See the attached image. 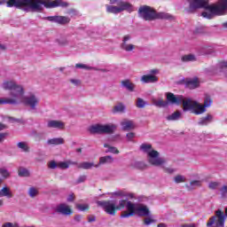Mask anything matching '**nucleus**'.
<instances>
[{
  "label": "nucleus",
  "instance_id": "obj_57",
  "mask_svg": "<svg viewBox=\"0 0 227 227\" xmlns=\"http://www.w3.org/2000/svg\"><path fill=\"white\" fill-rule=\"evenodd\" d=\"M0 51H6V44L0 43Z\"/></svg>",
  "mask_w": 227,
  "mask_h": 227
},
{
  "label": "nucleus",
  "instance_id": "obj_55",
  "mask_svg": "<svg viewBox=\"0 0 227 227\" xmlns=\"http://www.w3.org/2000/svg\"><path fill=\"white\" fill-rule=\"evenodd\" d=\"M4 137H6V133H0V143L4 141Z\"/></svg>",
  "mask_w": 227,
  "mask_h": 227
},
{
  "label": "nucleus",
  "instance_id": "obj_59",
  "mask_svg": "<svg viewBox=\"0 0 227 227\" xmlns=\"http://www.w3.org/2000/svg\"><path fill=\"white\" fill-rule=\"evenodd\" d=\"M4 129H6V125L0 124V130H4Z\"/></svg>",
  "mask_w": 227,
  "mask_h": 227
},
{
  "label": "nucleus",
  "instance_id": "obj_29",
  "mask_svg": "<svg viewBox=\"0 0 227 227\" xmlns=\"http://www.w3.org/2000/svg\"><path fill=\"white\" fill-rule=\"evenodd\" d=\"M104 147L107 148V150L106 151V153H114V155H118V153H120V151L118 150V148L114 146H111L108 144H105Z\"/></svg>",
  "mask_w": 227,
  "mask_h": 227
},
{
  "label": "nucleus",
  "instance_id": "obj_23",
  "mask_svg": "<svg viewBox=\"0 0 227 227\" xmlns=\"http://www.w3.org/2000/svg\"><path fill=\"white\" fill-rule=\"evenodd\" d=\"M56 43L59 45V47H67L70 43V37H59L56 39Z\"/></svg>",
  "mask_w": 227,
  "mask_h": 227
},
{
  "label": "nucleus",
  "instance_id": "obj_60",
  "mask_svg": "<svg viewBox=\"0 0 227 227\" xmlns=\"http://www.w3.org/2000/svg\"><path fill=\"white\" fill-rule=\"evenodd\" d=\"M68 13H73L74 15H76L77 14V11L70 10Z\"/></svg>",
  "mask_w": 227,
  "mask_h": 227
},
{
  "label": "nucleus",
  "instance_id": "obj_53",
  "mask_svg": "<svg viewBox=\"0 0 227 227\" xmlns=\"http://www.w3.org/2000/svg\"><path fill=\"white\" fill-rule=\"evenodd\" d=\"M86 176H80L77 179V184H82V182H86Z\"/></svg>",
  "mask_w": 227,
  "mask_h": 227
},
{
  "label": "nucleus",
  "instance_id": "obj_45",
  "mask_svg": "<svg viewBox=\"0 0 227 227\" xmlns=\"http://www.w3.org/2000/svg\"><path fill=\"white\" fill-rule=\"evenodd\" d=\"M69 82L73 84V86H81V80L77 78H70Z\"/></svg>",
  "mask_w": 227,
  "mask_h": 227
},
{
  "label": "nucleus",
  "instance_id": "obj_14",
  "mask_svg": "<svg viewBox=\"0 0 227 227\" xmlns=\"http://www.w3.org/2000/svg\"><path fill=\"white\" fill-rule=\"evenodd\" d=\"M50 22H55L60 26H66V24H70V18L68 16H50L46 18Z\"/></svg>",
  "mask_w": 227,
  "mask_h": 227
},
{
  "label": "nucleus",
  "instance_id": "obj_48",
  "mask_svg": "<svg viewBox=\"0 0 227 227\" xmlns=\"http://www.w3.org/2000/svg\"><path fill=\"white\" fill-rule=\"evenodd\" d=\"M48 167L50 169H56V168H58V163H56L54 160H51L48 163Z\"/></svg>",
  "mask_w": 227,
  "mask_h": 227
},
{
  "label": "nucleus",
  "instance_id": "obj_31",
  "mask_svg": "<svg viewBox=\"0 0 227 227\" xmlns=\"http://www.w3.org/2000/svg\"><path fill=\"white\" fill-rule=\"evenodd\" d=\"M212 120H214V117L211 114H207L199 121V125H208Z\"/></svg>",
  "mask_w": 227,
  "mask_h": 227
},
{
  "label": "nucleus",
  "instance_id": "obj_12",
  "mask_svg": "<svg viewBox=\"0 0 227 227\" xmlns=\"http://www.w3.org/2000/svg\"><path fill=\"white\" fill-rule=\"evenodd\" d=\"M160 71L157 68H153L149 70V74H144L140 78V82H143V84H150L154 82H159V75Z\"/></svg>",
  "mask_w": 227,
  "mask_h": 227
},
{
  "label": "nucleus",
  "instance_id": "obj_9",
  "mask_svg": "<svg viewBox=\"0 0 227 227\" xmlns=\"http://www.w3.org/2000/svg\"><path fill=\"white\" fill-rule=\"evenodd\" d=\"M38 104H40V98H38L35 94L27 96L26 89H23L21 94L19 95L12 106H27L30 109L35 110L38 106Z\"/></svg>",
  "mask_w": 227,
  "mask_h": 227
},
{
  "label": "nucleus",
  "instance_id": "obj_52",
  "mask_svg": "<svg viewBox=\"0 0 227 227\" xmlns=\"http://www.w3.org/2000/svg\"><path fill=\"white\" fill-rule=\"evenodd\" d=\"M74 200L75 195L74 193H70L67 198V201H68V203H72V201H74Z\"/></svg>",
  "mask_w": 227,
  "mask_h": 227
},
{
  "label": "nucleus",
  "instance_id": "obj_19",
  "mask_svg": "<svg viewBox=\"0 0 227 227\" xmlns=\"http://www.w3.org/2000/svg\"><path fill=\"white\" fill-rule=\"evenodd\" d=\"M79 169H91L92 168H99V165L95 164L94 162L82 161L77 165Z\"/></svg>",
  "mask_w": 227,
  "mask_h": 227
},
{
  "label": "nucleus",
  "instance_id": "obj_24",
  "mask_svg": "<svg viewBox=\"0 0 227 227\" xmlns=\"http://www.w3.org/2000/svg\"><path fill=\"white\" fill-rule=\"evenodd\" d=\"M90 134H102V124H93L89 128Z\"/></svg>",
  "mask_w": 227,
  "mask_h": 227
},
{
  "label": "nucleus",
  "instance_id": "obj_26",
  "mask_svg": "<svg viewBox=\"0 0 227 227\" xmlns=\"http://www.w3.org/2000/svg\"><path fill=\"white\" fill-rule=\"evenodd\" d=\"M153 106H156V107H167L168 104H170L169 101H164L162 98H153L152 99Z\"/></svg>",
  "mask_w": 227,
  "mask_h": 227
},
{
  "label": "nucleus",
  "instance_id": "obj_2",
  "mask_svg": "<svg viewBox=\"0 0 227 227\" xmlns=\"http://www.w3.org/2000/svg\"><path fill=\"white\" fill-rule=\"evenodd\" d=\"M7 8H22L27 12H43L44 8H68L69 4L63 0H9Z\"/></svg>",
  "mask_w": 227,
  "mask_h": 227
},
{
  "label": "nucleus",
  "instance_id": "obj_18",
  "mask_svg": "<svg viewBox=\"0 0 227 227\" xmlns=\"http://www.w3.org/2000/svg\"><path fill=\"white\" fill-rule=\"evenodd\" d=\"M48 127L50 129H58L59 130H63L65 129V122L62 121H48Z\"/></svg>",
  "mask_w": 227,
  "mask_h": 227
},
{
  "label": "nucleus",
  "instance_id": "obj_41",
  "mask_svg": "<svg viewBox=\"0 0 227 227\" xmlns=\"http://www.w3.org/2000/svg\"><path fill=\"white\" fill-rule=\"evenodd\" d=\"M0 175L3 176V178H10L11 173L5 168H0Z\"/></svg>",
  "mask_w": 227,
  "mask_h": 227
},
{
  "label": "nucleus",
  "instance_id": "obj_50",
  "mask_svg": "<svg viewBox=\"0 0 227 227\" xmlns=\"http://www.w3.org/2000/svg\"><path fill=\"white\" fill-rule=\"evenodd\" d=\"M126 137H127L128 141H132L134 139V137H136V133L129 132L126 135Z\"/></svg>",
  "mask_w": 227,
  "mask_h": 227
},
{
  "label": "nucleus",
  "instance_id": "obj_5",
  "mask_svg": "<svg viewBox=\"0 0 227 227\" xmlns=\"http://www.w3.org/2000/svg\"><path fill=\"white\" fill-rule=\"evenodd\" d=\"M2 90H5V91H11L9 98H0V105L9 104L13 106L15 100H17L18 97L24 90V86L17 83V82L13 80H6L1 85Z\"/></svg>",
  "mask_w": 227,
  "mask_h": 227
},
{
  "label": "nucleus",
  "instance_id": "obj_49",
  "mask_svg": "<svg viewBox=\"0 0 227 227\" xmlns=\"http://www.w3.org/2000/svg\"><path fill=\"white\" fill-rule=\"evenodd\" d=\"M163 171L165 172V173H168V175H172V173H174L175 172V168H169V167H163Z\"/></svg>",
  "mask_w": 227,
  "mask_h": 227
},
{
  "label": "nucleus",
  "instance_id": "obj_56",
  "mask_svg": "<svg viewBox=\"0 0 227 227\" xmlns=\"http://www.w3.org/2000/svg\"><path fill=\"white\" fill-rule=\"evenodd\" d=\"M181 227H196L194 223H184Z\"/></svg>",
  "mask_w": 227,
  "mask_h": 227
},
{
  "label": "nucleus",
  "instance_id": "obj_30",
  "mask_svg": "<svg viewBox=\"0 0 227 227\" xmlns=\"http://www.w3.org/2000/svg\"><path fill=\"white\" fill-rule=\"evenodd\" d=\"M17 146L20 152H24L25 153H29V145L26 142H19Z\"/></svg>",
  "mask_w": 227,
  "mask_h": 227
},
{
  "label": "nucleus",
  "instance_id": "obj_37",
  "mask_svg": "<svg viewBox=\"0 0 227 227\" xmlns=\"http://www.w3.org/2000/svg\"><path fill=\"white\" fill-rule=\"evenodd\" d=\"M2 227H20V226L17 223L6 222L2 225ZM21 227H35V225H31V226L23 225Z\"/></svg>",
  "mask_w": 227,
  "mask_h": 227
},
{
  "label": "nucleus",
  "instance_id": "obj_17",
  "mask_svg": "<svg viewBox=\"0 0 227 227\" xmlns=\"http://www.w3.org/2000/svg\"><path fill=\"white\" fill-rule=\"evenodd\" d=\"M116 130V125L113 123L101 124L102 134H113Z\"/></svg>",
  "mask_w": 227,
  "mask_h": 227
},
{
  "label": "nucleus",
  "instance_id": "obj_40",
  "mask_svg": "<svg viewBox=\"0 0 227 227\" xmlns=\"http://www.w3.org/2000/svg\"><path fill=\"white\" fill-rule=\"evenodd\" d=\"M182 61H196V56H194L193 54L184 55L182 57Z\"/></svg>",
  "mask_w": 227,
  "mask_h": 227
},
{
  "label": "nucleus",
  "instance_id": "obj_32",
  "mask_svg": "<svg viewBox=\"0 0 227 227\" xmlns=\"http://www.w3.org/2000/svg\"><path fill=\"white\" fill-rule=\"evenodd\" d=\"M27 194H28L29 198H36V196H38V194H39L38 188H36L35 186L29 187Z\"/></svg>",
  "mask_w": 227,
  "mask_h": 227
},
{
  "label": "nucleus",
  "instance_id": "obj_54",
  "mask_svg": "<svg viewBox=\"0 0 227 227\" xmlns=\"http://www.w3.org/2000/svg\"><path fill=\"white\" fill-rule=\"evenodd\" d=\"M89 223H95L97 221V218L94 215H90L88 217Z\"/></svg>",
  "mask_w": 227,
  "mask_h": 227
},
{
  "label": "nucleus",
  "instance_id": "obj_4",
  "mask_svg": "<svg viewBox=\"0 0 227 227\" xmlns=\"http://www.w3.org/2000/svg\"><path fill=\"white\" fill-rule=\"evenodd\" d=\"M167 100L168 102L175 106H180V104H182L184 113H192V114L197 115L207 113V109H205L203 104L194 99L184 98L182 95L176 96L171 92H168Z\"/></svg>",
  "mask_w": 227,
  "mask_h": 227
},
{
  "label": "nucleus",
  "instance_id": "obj_3",
  "mask_svg": "<svg viewBox=\"0 0 227 227\" xmlns=\"http://www.w3.org/2000/svg\"><path fill=\"white\" fill-rule=\"evenodd\" d=\"M190 4V10L192 12L200 8H204L201 12L203 19L209 20L214 17H221L227 13V0H218L215 4H208V0H187Z\"/></svg>",
  "mask_w": 227,
  "mask_h": 227
},
{
  "label": "nucleus",
  "instance_id": "obj_1",
  "mask_svg": "<svg viewBox=\"0 0 227 227\" xmlns=\"http://www.w3.org/2000/svg\"><path fill=\"white\" fill-rule=\"evenodd\" d=\"M108 196L110 198H118L119 200H98V207H101L103 210L109 214V215H114L117 210H122L126 207L127 211H125L121 217H132V215H139V217H146L152 213L150 207L143 203H134L128 200L125 198H134L133 193H129L122 190H118L114 192H109Z\"/></svg>",
  "mask_w": 227,
  "mask_h": 227
},
{
  "label": "nucleus",
  "instance_id": "obj_51",
  "mask_svg": "<svg viewBox=\"0 0 227 227\" xmlns=\"http://www.w3.org/2000/svg\"><path fill=\"white\" fill-rule=\"evenodd\" d=\"M209 189H217L219 187V183L217 182H212L208 184Z\"/></svg>",
  "mask_w": 227,
  "mask_h": 227
},
{
  "label": "nucleus",
  "instance_id": "obj_46",
  "mask_svg": "<svg viewBox=\"0 0 227 227\" xmlns=\"http://www.w3.org/2000/svg\"><path fill=\"white\" fill-rule=\"evenodd\" d=\"M220 194L223 198H227V185H223L220 188Z\"/></svg>",
  "mask_w": 227,
  "mask_h": 227
},
{
  "label": "nucleus",
  "instance_id": "obj_64",
  "mask_svg": "<svg viewBox=\"0 0 227 227\" xmlns=\"http://www.w3.org/2000/svg\"><path fill=\"white\" fill-rule=\"evenodd\" d=\"M2 184H3V179L0 178V187H1Z\"/></svg>",
  "mask_w": 227,
  "mask_h": 227
},
{
  "label": "nucleus",
  "instance_id": "obj_7",
  "mask_svg": "<svg viewBox=\"0 0 227 227\" xmlns=\"http://www.w3.org/2000/svg\"><path fill=\"white\" fill-rule=\"evenodd\" d=\"M140 150L146 154L147 162L151 164V166H155L160 168L166 164V160L160 157V153L155 151V149L152 148V145L150 144H142L140 145Z\"/></svg>",
  "mask_w": 227,
  "mask_h": 227
},
{
  "label": "nucleus",
  "instance_id": "obj_21",
  "mask_svg": "<svg viewBox=\"0 0 227 227\" xmlns=\"http://www.w3.org/2000/svg\"><path fill=\"white\" fill-rule=\"evenodd\" d=\"M126 109H127V106H125V104L118 103L112 108V113L113 114H118V113L123 114L125 113Z\"/></svg>",
  "mask_w": 227,
  "mask_h": 227
},
{
  "label": "nucleus",
  "instance_id": "obj_43",
  "mask_svg": "<svg viewBox=\"0 0 227 227\" xmlns=\"http://www.w3.org/2000/svg\"><path fill=\"white\" fill-rule=\"evenodd\" d=\"M218 72H227V61L221 62L218 65Z\"/></svg>",
  "mask_w": 227,
  "mask_h": 227
},
{
  "label": "nucleus",
  "instance_id": "obj_8",
  "mask_svg": "<svg viewBox=\"0 0 227 227\" xmlns=\"http://www.w3.org/2000/svg\"><path fill=\"white\" fill-rule=\"evenodd\" d=\"M110 4H117V5H109L106 4V12L107 13H114V15H118V13H121L123 12H128V13H132V12H136V7L129 2H125L123 0H109Z\"/></svg>",
  "mask_w": 227,
  "mask_h": 227
},
{
  "label": "nucleus",
  "instance_id": "obj_62",
  "mask_svg": "<svg viewBox=\"0 0 227 227\" xmlns=\"http://www.w3.org/2000/svg\"><path fill=\"white\" fill-rule=\"evenodd\" d=\"M223 27L227 28V21L223 24Z\"/></svg>",
  "mask_w": 227,
  "mask_h": 227
},
{
  "label": "nucleus",
  "instance_id": "obj_6",
  "mask_svg": "<svg viewBox=\"0 0 227 227\" xmlns=\"http://www.w3.org/2000/svg\"><path fill=\"white\" fill-rule=\"evenodd\" d=\"M138 15L144 20H157L160 19L162 20H174L175 17L168 12H157L153 8L142 5L138 9Z\"/></svg>",
  "mask_w": 227,
  "mask_h": 227
},
{
  "label": "nucleus",
  "instance_id": "obj_44",
  "mask_svg": "<svg viewBox=\"0 0 227 227\" xmlns=\"http://www.w3.org/2000/svg\"><path fill=\"white\" fill-rule=\"evenodd\" d=\"M75 68H82L83 70H94L95 69L86 64H76Z\"/></svg>",
  "mask_w": 227,
  "mask_h": 227
},
{
  "label": "nucleus",
  "instance_id": "obj_47",
  "mask_svg": "<svg viewBox=\"0 0 227 227\" xmlns=\"http://www.w3.org/2000/svg\"><path fill=\"white\" fill-rule=\"evenodd\" d=\"M191 187H200L201 185V181L200 180H192L190 182Z\"/></svg>",
  "mask_w": 227,
  "mask_h": 227
},
{
  "label": "nucleus",
  "instance_id": "obj_63",
  "mask_svg": "<svg viewBox=\"0 0 227 227\" xmlns=\"http://www.w3.org/2000/svg\"><path fill=\"white\" fill-rule=\"evenodd\" d=\"M3 205H4L3 200H0V207H3Z\"/></svg>",
  "mask_w": 227,
  "mask_h": 227
},
{
  "label": "nucleus",
  "instance_id": "obj_10",
  "mask_svg": "<svg viewBox=\"0 0 227 227\" xmlns=\"http://www.w3.org/2000/svg\"><path fill=\"white\" fill-rule=\"evenodd\" d=\"M224 212L221 209H217L215 212V215L211 216L207 223V227H224Z\"/></svg>",
  "mask_w": 227,
  "mask_h": 227
},
{
  "label": "nucleus",
  "instance_id": "obj_13",
  "mask_svg": "<svg viewBox=\"0 0 227 227\" xmlns=\"http://www.w3.org/2000/svg\"><path fill=\"white\" fill-rule=\"evenodd\" d=\"M55 212L57 214H60L61 215H72L74 214V210H72V207H70L67 203H60L55 207Z\"/></svg>",
  "mask_w": 227,
  "mask_h": 227
},
{
  "label": "nucleus",
  "instance_id": "obj_16",
  "mask_svg": "<svg viewBox=\"0 0 227 227\" xmlns=\"http://www.w3.org/2000/svg\"><path fill=\"white\" fill-rule=\"evenodd\" d=\"M0 198H7L8 200L13 198V192H12V188L8 185L2 187L0 190Z\"/></svg>",
  "mask_w": 227,
  "mask_h": 227
},
{
  "label": "nucleus",
  "instance_id": "obj_25",
  "mask_svg": "<svg viewBox=\"0 0 227 227\" xmlns=\"http://www.w3.org/2000/svg\"><path fill=\"white\" fill-rule=\"evenodd\" d=\"M121 86L128 90V91H134L136 90V84H134L130 80H124L121 82Z\"/></svg>",
  "mask_w": 227,
  "mask_h": 227
},
{
  "label": "nucleus",
  "instance_id": "obj_38",
  "mask_svg": "<svg viewBox=\"0 0 227 227\" xmlns=\"http://www.w3.org/2000/svg\"><path fill=\"white\" fill-rule=\"evenodd\" d=\"M212 98H210V96H205L204 104L202 105L204 106V109H207V107H210V106H212Z\"/></svg>",
  "mask_w": 227,
  "mask_h": 227
},
{
  "label": "nucleus",
  "instance_id": "obj_42",
  "mask_svg": "<svg viewBox=\"0 0 227 227\" xmlns=\"http://www.w3.org/2000/svg\"><path fill=\"white\" fill-rule=\"evenodd\" d=\"M174 182L176 184H184V182H185V177L182 175H177L174 177Z\"/></svg>",
  "mask_w": 227,
  "mask_h": 227
},
{
  "label": "nucleus",
  "instance_id": "obj_61",
  "mask_svg": "<svg viewBox=\"0 0 227 227\" xmlns=\"http://www.w3.org/2000/svg\"><path fill=\"white\" fill-rule=\"evenodd\" d=\"M224 217H227V207H225V214L223 213ZM226 222V219L224 220V223Z\"/></svg>",
  "mask_w": 227,
  "mask_h": 227
},
{
  "label": "nucleus",
  "instance_id": "obj_28",
  "mask_svg": "<svg viewBox=\"0 0 227 227\" xmlns=\"http://www.w3.org/2000/svg\"><path fill=\"white\" fill-rule=\"evenodd\" d=\"M182 118V113L179 111L174 112L167 117L168 121H176V120H180Z\"/></svg>",
  "mask_w": 227,
  "mask_h": 227
},
{
  "label": "nucleus",
  "instance_id": "obj_15",
  "mask_svg": "<svg viewBox=\"0 0 227 227\" xmlns=\"http://www.w3.org/2000/svg\"><path fill=\"white\" fill-rule=\"evenodd\" d=\"M121 127L122 130H134V129H136V124L129 119H123L121 121Z\"/></svg>",
  "mask_w": 227,
  "mask_h": 227
},
{
  "label": "nucleus",
  "instance_id": "obj_34",
  "mask_svg": "<svg viewBox=\"0 0 227 227\" xmlns=\"http://www.w3.org/2000/svg\"><path fill=\"white\" fill-rule=\"evenodd\" d=\"M71 164H75V162L60 161L58 163V168H59L60 169H68V168H70Z\"/></svg>",
  "mask_w": 227,
  "mask_h": 227
},
{
  "label": "nucleus",
  "instance_id": "obj_20",
  "mask_svg": "<svg viewBox=\"0 0 227 227\" xmlns=\"http://www.w3.org/2000/svg\"><path fill=\"white\" fill-rule=\"evenodd\" d=\"M47 145L51 146H58L59 145H65V138L63 137H53L47 140Z\"/></svg>",
  "mask_w": 227,
  "mask_h": 227
},
{
  "label": "nucleus",
  "instance_id": "obj_27",
  "mask_svg": "<svg viewBox=\"0 0 227 227\" xmlns=\"http://www.w3.org/2000/svg\"><path fill=\"white\" fill-rule=\"evenodd\" d=\"M186 86L189 88V90H194L200 86V81L198 78H193L186 82Z\"/></svg>",
  "mask_w": 227,
  "mask_h": 227
},
{
  "label": "nucleus",
  "instance_id": "obj_39",
  "mask_svg": "<svg viewBox=\"0 0 227 227\" xmlns=\"http://www.w3.org/2000/svg\"><path fill=\"white\" fill-rule=\"evenodd\" d=\"M76 208L80 210V212H86V210H90V204H76Z\"/></svg>",
  "mask_w": 227,
  "mask_h": 227
},
{
  "label": "nucleus",
  "instance_id": "obj_35",
  "mask_svg": "<svg viewBox=\"0 0 227 227\" xmlns=\"http://www.w3.org/2000/svg\"><path fill=\"white\" fill-rule=\"evenodd\" d=\"M146 106H147V103L146 101H145V99L141 98H137L136 106L138 107V109H143L146 107Z\"/></svg>",
  "mask_w": 227,
  "mask_h": 227
},
{
  "label": "nucleus",
  "instance_id": "obj_36",
  "mask_svg": "<svg viewBox=\"0 0 227 227\" xmlns=\"http://www.w3.org/2000/svg\"><path fill=\"white\" fill-rule=\"evenodd\" d=\"M19 176H30L31 173L27 170V168H20L18 170Z\"/></svg>",
  "mask_w": 227,
  "mask_h": 227
},
{
  "label": "nucleus",
  "instance_id": "obj_11",
  "mask_svg": "<svg viewBox=\"0 0 227 227\" xmlns=\"http://www.w3.org/2000/svg\"><path fill=\"white\" fill-rule=\"evenodd\" d=\"M121 49L124 51V52H134L136 49H137V45L132 43V35L127 34L122 36Z\"/></svg>",
  "mask_w": 227,
  "mask_h": 227
},
{
  "label": "nucleus",
  "instance_id": "obj_22",
  "mask_svg": "<svg viewBox=\"0 0 227 227\" xmlns=\"http://www.w3.org/2000/svg\"><path fill=\"white\" fill-rule=\"evenodd\" d=\"M114 162V158L111 155L102 156L99 158V162L98 165L104 166V164H113Z\"/></svg>",
  "mask_w": 227,
  "mask_h": 227
},
{
  "label": "nucleus",
  "instance_id": "obj_33",
  "mask_svg": "<svg viewBox=\"0 0 227 227\" xmlns=\"http://www.w3.org/2000/svg\"><path fill=\"white\" fill-rule=\"evenodd\" d=\"M153 223H155V218H153V215L150 213V215H146L144 219V224H145V226H150V224H153Z\"/></svg>",
  "mask_w": 227,
  "mask_h": 227
},
{
  "label": "nucleus",
  "instance_id": "obj_58",
  "mask_svg": "<svg viewBox=\"0 0 227 227\" xmlns=\"http://www.w3.org/2000/svg\"><path fill=\"white\" fill-rule=\"evenodd\" d=\"M157 227H168V224H166V223H159L158 225H157Z\"/></svg>",
  "mask_w": 227,
  "mask_h": 227
}]
</instances>
